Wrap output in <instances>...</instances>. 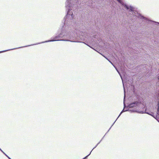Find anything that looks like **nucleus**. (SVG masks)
I'll return each mask as SVG.
<instances>
[{"instance_id":"1","label":"nucleus","mask_w":159,"mask_h":159,"mask_svg":"<svg viewBox=\"0 0 159 159\" xmlns=\"http://www.w3.org/2000/svg\"><path fill=\"white\" fill-rule=\"evenodd\" d=\"M70 2V0H67L66 3V10H67V13L66 16V17L64 18V25L62 27L61 30L60 34H57L53 37V39L47 41L38 43L19 47L17 48L27 47L44 43L57 41H66L72 42H77L74 40L75 36L70 34V33H69L68 31L70 25H72L73 23H74L73 21H74L73 13L70 12V11L72 10L71 7L72 6H71V2Z\"/></svg>"},{"instance_id":"2","label":"nucleus","mask_w":159,"mask_h":159,"mask_svg":"<svg viewBox=\"0 0 159 159\" xmlns=\"http://www.w3.org/2000/svg\"><path fill=\"white\" fill-rule=\"evenodd\" d=\"M123 6H124L129 11H133L132 13L137 17L140 18L142 19H144L146 20H147V18L142 16L141 15L138 13L136 11H134V8L133 7H132L131 6H128L125 3Z\"/></svg>"},{"instance_id":"3","label":"nucleus","mask_w":159,"mask_h":159,"mask_svg":"<svg viewBox=\"0 0 159 159\" xmlns=\"http://www.w3.org/2000/svg\"><path fill=\"white\" fill-rule=\"evenodd\" d=\"M140 104V103L139 102L136 101L129 104L128 106L129 108H134L133 109H130L129 111L131 112H136L137 107Z\"/></svg>"},{"instance_id":"4","label":"nucleus","mask_w":159,"mask_h":159,"mask_svg":"<svg viewBox=\"0 0 159 159\" xmlns=\"http://www.w3.org/2000/svg\"><path fill=\"white\" fill-rule=\"evenodd\" d=\"M116 70H117V72H118V73H119V74H120L121 77V78L122 79V82H123V85H124V82H123V79H122V77L121 76L120 73L117 70V69L116 68ZM123 87H124V93H125V88H124V85H123ZM125 95H124V109L122 110V111H121V112H120V115H119V116H118V117L117 118V119H116V120L114 122V123H113V124H112V125L111 126V127H110V128L109 129V130H108V131H109V130L111 128V127L113 126V125L115 123V122H116V120L121 115V114L123 112H124L125 111H129V109H128V110H124V109L125 108V107H126V106L125 105Z\"/></svg>"},{"instance_id":"5","label":"nucleus","mask_w":159,"mask_h":159,"mask_svg":"<svg viewBox=\"0 0 159 159\" xmlns=\"http://www.w3.org/2000/svg\"><path fill=\"white\" fill-rule=\"evenodd\" d=\"M155 118L159 122V103L157 104V114L154 115V113L152 116Z\"/></svg>"},{"instance_id":"6","label":"nucleus","mask_w":159,"mask_h":159,"mask_svg":"<svg viewBox=\"0 0 159 159\" xmlns=\"http://www.w3.org/2000/svg\"><path fill=\"white\" fill-rule=\"evenodd\" d=\"M139 112L141 113H146V114H148L150 115H151V116L154 113L152 112L149 113V112H148L147 111H146V110H145V111H140Z\"/></svg>"},{"instance_id":"7","label":"nucleus","mask_w":159,"mask_h":159,"mask_svg":"<svg viewBox=\"0 0 159 159\" xmlns=\"http://www.w3.org/2000/svg\"><path fill=\"white\" fill-rule=\"evenodd\" d=\"M117 1L120 3V4H122V5H124V2H123L122 0H117Z\"/></svg>"},{"instance_id":"8","label":"nucleus","mask_w":159,"mask_h":159,"mask_svg":"<svg viewBox=\"0 0 159 159\" xmlns=\"http://www.w3.org/2000/svg\"><path fill=\"white\" fill-rule=\"evenodd\" d=\"M16 49V48H13V49H9V50H5V51H1V52H0V53H1L2 52H6V51H7L10 50L15 49Z\"/></svg>"},{"instance_id":"9","label":"nucleus","mask_w":159,"mask_h":159,"mask_svg":"<svg viewBox=\"0 0 159 159\" xmlns=\"http://www.w3.org/2000/svg\"><path fill=\"white\" fill-rule=\"evenodd\" d=\"M102 140H101L100 142H99L96 145V146L93 148V149H92V150L91 151H92V150L94 149L95 148H96L97 146L99 144V143H100V142H101Z\"/></svg>"},{"instance_id":"10","label":"nucleus","mask_w":159,"mask_h":159,"mask_svg":"<svg viewBox=\"0 0 159 159\" xmlns=\"http://www.w3.org/2000/svg\"><path fill=\"white\" fill-rule=\"evenodd\" d=\"M92 152V151H91V152H90V153L87 156H86L85 157H84V158H83V159H85L86 158H87V157L90 154L91 152Z\"/></svg>"},{"instance_id":"11","label":"nucleus","mask_w":159,"mask_h":159,"mask_svg":"<svg viewBox=\"0 0 159 159\" xmlns=\"http://www.w3.org/2000/svg\"><path fill=\"white\" fill-rule=\"evenodd\" d=\"M0 150H1V151L2 152H3V153H4V152H3L2 151V150L1 149V148H0Z\"/></svg>"},{"instance_id":"12","label":"nucleus","mask_w":159,"mask_h":159,"mask_svg":"<svg viewBox=\"0 0 159 159\" xmlns=\"http://www.w3.org/2000/svg\"><path fill=\"white\" fill-rule=\"evenodd\" d=\"M157 23H158V24H159V23H158V22H157Z\"/></svg>"},{"instance_id":"13","label":"nucleus","mask_w":159,"mask_h":159,"mask_svg":"<svg viewBox=\"0 0 159 159\" xmlns=\"http://www.w3.org/2000/svg\"><path fill=\"white\" fill-rule=\"evenodd\" d=\"M111 64H112V65H113V64L111 62Z\"/></svg>"},{"instance_id":"14","label":"nucleus","mask_w":159,"mask_h":159,"mask_svg":"<svg viewBox=\"0 0 159 159\" xmlns=\"http://www.w3.org/2000/svg\"><path fill=\"white\" fill-rule=\"evenodd\" d=\"M157 84H159V83H157Z\"/></svg>"},{"instance_id":"15","label":"nucleus","mask_w":159,"mask_h":159,"mask_svg":"<svg viewBox=\"0 0 159 159\" xmlns=\"http://www.w3.org/2000/svg\"><path fill=\"white\" fill-rule=\"evenodd\" d=\"M9 159H10V158H9Z\"/></svg>"}]
</instances>
